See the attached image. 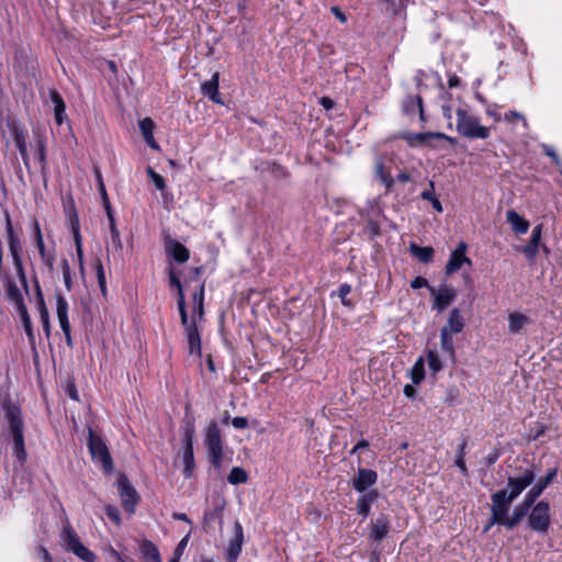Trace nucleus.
<instances>
[{
  "label": "nucleus",
  "mask_w": 562,
  "mask_h": 562,
  "mask_svg": "<svg viewBox=\"0 0 562 562\" xmlns=\"http://www.w3.org/2000/svg\"><path fill=\"white\" fill-rule=\"evenodd\" d=\"M2 408L5 419L4 437L12 445V452L16 460L23 464L27 459V452L24 441L25 425L22 411L10 398L3 401Z\"/></svg>",
  "instance_id": "obj_1"
},
{
  "label": "nucleus",
  "mask_w": 562,
  "mask_h": 562,
  "mask_svg": "<svg viewBox=\"0 0 562 562\" xmlns=\"http://www.w3.org/2000/svg\"><path fill=\"white\" fill-rule=\"evenodd\" d=\"M195 418L189 412V406L186 407V415L181 424L182 432V461L184 464L183 474L186 477H191L194 470V453H193V441L195 435Z\"/></svg>",
  "instance_id": "obj_2"
},
{
  "label": "nucleus",
  "mask_w": 562,
  "mask_h": 562,
  "mask_svg": "<svg viewBox=\"0 0 562 562\" xmlns=\"http://www.w3.org/2000/svg\"><path fill=\"white\" fill-rule=\"evenodd\" d=\"M457 132L470 139H486L490 137V128L481 125L479 117L469 114L459 108L456 111Z\"/></svg>",
  "instance_id": "obj_3"
},
{
  "label": "nucleus",
  "mask_w": 562,
  "mask_h": 562,
  "mask_svg": "<svg viewBox=\"0 0 562 562\" xmlns=\"http://www.w3.org/2000/svg\"><path fill=\"white\" fill-rule=\"evenodd\" d=\"M204 445L207 451L209 462L220 470L223 461V439L216 422H211L205 428Z\"/></svg>",
  "instance_id": "obj_4"
},
{
  "label": "nucleus",
  "mask_w": 562,
  "mask_h": 562,
  "mask_svg": "<svg viewBox=\"0 0 562 562\" xmlns=\"http://www.w3.org/2000/svg\"><path fill=\"white\" fill-rule=\"evenodd\" d=\"M88 449L94 462H99L106 474L114 471V463L104 439L89 427Z\"/></svg>",
  "instance_id": "obj_5"
},
{
  "label": "nucleus",
  "mask_w": 562,
  "mask_h": 562,
  "mask_svg": "<svg viewBox=\"0 0 562 562\" xmlns=\"http://www.w3.org/2000/svg\"><path fill=\"white\" fill-rule=\"evenodd\" d=\"M60 537L66 551L74 553L85 562L95 561V554L82 544L79 536L69 522L64 526Z\"/></svg>",
  "instance_id": "obj_6"
},
{
  "label": "nucleus",
  "mask_w": 562,
  "mask_h": 562,
  "mask_svg": "<svg viewBox=\"0 0 562 562\" xmlns=\"http://www.w3.org/2000/svg\"><path fill=\"white\" fill-rule=\"evenodd\" d=\"M528 527L539 533H547L551 525L550 504L548 501L535 503L527 520Z\"/></svg>",
  "instance_id": "obj_7"
},
{
  "label": "nucleus",
  "mask_w": 562,
  "mask_h": 562,
  "mask_svg": "<svg viewBox=\"0 0 562 562\" xmlns=\"http://www.w3.org/2000/svg\"><path fill=\"white\" fill-rule=\"evenodd\" d=\"M491 519L490 525H504L509 512L510 504L515 501L509 498L507 488L499 490L491 495Z\"/></svg>",
  "instance_id": "obj_8"
},
{
  "label": "nucleus",
  "mask_w": 562,
  "mask_h": 562,
  "mask_svg": "<svg viewBox=\"0 0 562 562\" xmlns=\"http://www.w3.org/2000/svg\"><path fill=\"white\" fill-rule=\"evenodd\" d=\"M517 476H508L507 479V494L509 498L516 499L528 486L536 480V472L533 465L527 468H519Z\"/></svg>",
  "instance_id": "obj_9"
},
{
  "label": "nucleus",
  "mask_w": 562,
  "mask_h": 562,
  "mask_svg": "<svg viewBox=\"0 0 562 562\" xmlns=\"http://www.w3.org/2000/svg\"><path fill=\"white\" fill-rule=\"evenodd\" d=\"M117 488L125 510L134 513L135 507L139 502V495L128 481L127 476L123 473L117 477Z\"/></svg>",
  "instance_id": "obj_10"
},
{
  "label": "nucleus",
  "mask_w": 562,
  "mask_h": 562,
  "mask_svg": "<svg viewBox=\"0 0 562 562\" xmlns=\"http://www.w3.org/2000/svg\"><path fill=\"white\" fill-rule=\"evenodd\" d=\"M244 541H245V537H244L243 527H241L240 522L238 520H236L234 522V527H233V536L229 539L228 546L226 549V559L228 562L237 561V559L241 552Z\"/></svg>",
  "instance_id": "obj_11"
},
{
  "label": "nucleus",
  "mask_w": 562,
  "mask_h": 562,
  "mask_svg": "<svg viewBox=\"0 0 562 562\" xmlns=\"http://www.w3.org/2000/svg\"><path fill=\"white\" fill-rule=\"evenodd\" d=\"M182 326L184 327L186 337L189 345V352L201 355V336L198 330L196 322L189 319L188 311H186V322L180 318Z\"/></svg>",
  "instance_id": "obj_12"
},
{
  "label": "nucleus",
  "mask_w": 562,
  "mask_h": 562,
  "mask_svg": "<svg viewBox=\"0 0 562 562\" xmlns=\"http://www.w3.org/2000/svg\"><path fill=\"white\" fill-rule=\"evenodd\" d=\"M10 132L13 137V142L21 154L23 164L27 170H30V156L27 153L26 136L27 132L21 127L18 123L12 122L9 124Z\"/></svg>",
  "instance_id": "obj_13"
},
{
  "label": "nucleus",
  "mask_w": 562,
  "mask_h": 562,
  "mask_svg": "<svg viewBox=\"0 0 562 562\" xmlns=\"http://www.w3.org/2000/svg\"><path fill=\"white\" fill-rule=\"evenodd\" d=\"M429 291L434 297L432 308L438 313H442L457 297L456 291L447 285L438 290L429 288Z\"/></svg>",
  "instance_id": "obj_14"
},
{
  "label": "nucleus",
  "mask_w": 562,
  "mask_h": 562,
  "mask_svg": "<svg viewBox=\"0 0 562 562\" xmlns=\"http://www.w3.org/2000/svg\"><path fill=\"white\" fill-rule=\"evenodd\" d=\"M226 506V502L224 498L216 496L213 499V507L210 509H205L203 514V528L210 529L214 522H218L220 527L223 526L222 513Z\"/></svg>",
  "instance_id": "obj_15"
},
{
  "label": "nucleus",
  "mask_w": 562,
  "mask_h": 562,
  "mask_svg": "<svg viewBox=\"0 0 562 562\" xmlns=\"http://www.w3.org/2000/svg\"><path fill=\"white\" fill-rule=\"evenodd\" d=\"M558 474V468L550 469L547 474L540 477L533 486L525 494V498L535 504L537 498L543 493V491L552 483Z\"/></svg>",
  "instance_id": "obj_16"
},
{
  "label": "nucleus",
  "mask_w": 562,
  "mask_h": 562,
  "mask_svg": "<svg viewBox=\"0 0 562 562\" xmlns=\"http://www.w3.org/2000/svg\"><path fill=\"white\" fill-rule=\"evenodd\" d=\"M467 244L461 241L457 248L451 252L450 258L446 265V273L452 274L457 272L463 263L471 265L470 258L467 257Z\"/></svg>",
  "instance_id": "obj_17"
},
{
  "label": "nucleus",
  "mask_w": 562,
  "mask_h": 562,
  "mask_svg": "<svg viewBox=\"0 0 562 562\" xmlns=\"http://www.w3.org/2000/svg\"><path fill=\"white\" fill-rule=\"evenodd\" d=\"M378 474L371 469L359 468L357 476L352 480V486L357 492L363 493L375 484Z\"/></svg>",
  "instance_id": "obj_18"
},
{
  "label": "nucleus",
  "mask_w": 562,
  "mask_h": 562,
  "mask_svg": "<svg viewBox=\"0 0 562 562\" xmlns=\"http://www.w3.org/2000/svg\"><path fill=\"white\" fill-rule=\"evenodd\" d=\"M168 277H169V285L175 286L177 289V293H178L177 305H178L180 318H183V321L186 322L187 304H186V299H184L183 286L180 281V278L178 277V274L176 273V271L171 265L168 268Z\"/></svg>",
  "instance_id": "obj_19"
},
{
  "label": "nucleus",
  "mask_w": 562,
  "mask_h": 562,
  "mask_svg": "<svg viewBox=\"0 0 562 562\" xmlns=\"http://www.w3.org/2000/svg\"><path fill=\"white\" fill-rule=\"evenodd\" d=\"M532 505V503L524 497L522 502L514 507L512 516H507L503 526L508 530H513L527 516Z\"/></svg>",
  "instance_id": "obj_20"
},
{
  "label": "nucleus",
  "mask_w": 562,
  "mask_h": 562,
  "mask_svg": "<svg viewBox=\"0 0 562 562\" xmlns=\"http://www.w3.org/2000/svg\"><path fill=\"white\" fill-rule=\"evenodd\" d=\"M166 252L169 258L178 263H184L190 258L189 249L177 240H168L166 243Z\"/></svg>",
  "instance_id": "obj_21"
},
{
  "label": "nucleus",
  "mask_w": 562,
  "mask_h": 562,
  "mask_svg": "<svg viewBox=\"0 0 562 562\" xmlns=\"http://www.w3.org/2000/svg\"><path fill=\"white\" fill-rule=\"evenodd\" d=\"M411 147L422 146L427 144L435 137H443V133L440 132H425V133H402L400 135Z\"/></svg>",
  "instance_id": "obj_22"
},
{
  "label": "nucleus",
  "mask_w": 562,
  "mask_h": 562,
  "mask_svg": "<svg viewBox=\"0 0 562 562\" xmlns=\"http://www.w3.org/2000/svg\"><path fill=\"white\" fill-rule=\"evenodd\" d=\"M390 528L387 516L382 514L371 524L369 538L374 541H382L389 533Z\"/></svg>",
  "instance_id": "obj_23"
},
{
  "label": "nucleus",
  "mask_w": 562,
  "mask_h": 562,
  "mask_svg": "<svg viewBox=\"0 0 562 562\" xmlns=\"http://www.w3.org/2000/svg\"><path fill=\"white\" fill-rule=\"evenodd\" d=\"M220 74L214 72L210 80L204 81L201 85V91L204 97H207L214 103L222 104L221 94L218 92Z\"/></svg>",
  "instance_id": "obj_24"
},
{
  "label": "nucleus",
  "mask_w": 562,
  "mask_h": 562,
  "mask_svg": "<svg viewBox=\"0 0 562 562\" xmlns=\"http://www.w3.org/2000/svg\"><path fill=\"white\" fill-rule=\"evenodd\" d=\"M542 234V225L533 227L529 243L521 247L520 251L529 259L533 260L537 256L539 243Z\"/></svg>",
  "instance_id": "obj_25"
},
{
  "label": "nucleus",
  "mask_w": 562,
  "mask_h": 562,
  "mask_svg": "<svg viewBox=\"0 0 562 562\" xmlns=\"http://www.w3.org/2000/svg\"><path fill=\"white\" fill-rule=\"evenodd\" d=\"M384 155H376L374 164L375 177L385 186L386 191H391L394 186V179L384 168Z\"/></svg>",
  "instance_id": "obj_26"
},
{
  "label": "nucleus",
  "mask_w": 562,
  "mask_h": 562,
  "mask_svg": "<svg viewBox=\"0 0 562 562\" xmlns=\"http://www.w3.org/2000/svg\"><path fill=\"white\" fill-rule=\"evenodd\" d=\"M56 313L63 333L71 331L68 319V303L61 294L56 296Z\"/></svg>",
  "instance_id": "obj_27"
},
{
  "label": "nucleus",
  "mask_w": 562,
  "mask_h": 562,
  "mask_svg": "<svg viewBox=\"0 0 562 562\" xmlns=\"http://www.w3.org/2000/svg\"><path fill=\"white\" fill-rule=\"evenodd\" d=\"M464 328V321L461 315V311L458 307L451 310L447 324L441 328L446 329L447 333L459 334Z\"/></svg>",
  "instance_id": "obj_28"
},
{
  "label": "nucleus",
  "mask_w": 562,
  "mask_h": 562,
  "mask_svg": "<svg viewBox=\"0 0 562 562\" xmlns=\"http://www.w3.org/2000/svg\"><path fill=\"white\" fill-rule=\"evenodd\" d=\"M378 497L379 492L376 490H371L359 497L357 501V510L363 518L369 516L371 505L378 499Z\"/></svg>",
  "instance_id": "obj_29"
},
{
  "label": "nucleus",
  "mask_w": 562,
  "mask_h": 562,
  "mask_svg": "<svg viewBox=\"0 0 562 562\" xmlns=\"http://www.w3.org/2000/svg\"><path fill=\"white\" fill-rule=\"evenodd\" d=\"M506 221L510 224L513 231L517 234H525L529 229V222L521 217L516 211L509 210L506 213Z\"/></svg>",
  "instance_id": "obj_30"
},
{
  "label": "nucleus",
  "mask_w": 562,
  "mask_h": 562,
  "mask_svg": "<svg viewBox=\"0 0 562 562\" xmlns=\"http://www.w3.org/2000/svg\"><path fill=\"white\" fill-rule=\"evenodd\" d=\"M35 145L37 151V160L41 166V171L43 175L47 171V159H46V137L43 133L35 134Z\"/></svg>",
  "instance_id": "obj_31"
},
{
  "label": "nucleus",
  "mask_w": 562,
  "mask_h": 562,
  "mask_svg": "<svg viewBox=\"0 0 562 562\" xmlns=\"http://www.w3.org/2000/svg\"><path fill=\"white\" fill-rule=\"evenodd\" d=\"M50 100L54 104L55 121L57 125H61L64 122V114L66 111V104L57 90L49 91Z\"/></svg>",
  "instance_id": "obj_32"
},
{
  "label": "nucleus",
  "mask_w": 562,
  "mask_h": 562,
  "mask_svg": "<svg viewBox=\"0 0 562 562\" xmlns=\"http://www.w3.org/2000/svg\"><path fill=\"white\" fill-rule=\"evenodd\" d=\"M202 272L201 267H194L191 270L192 276L190 277L191 281H198V289L193 294V303L194 306L198 304H204V290H205V282L200 280V274Z\"/></svg>",
  "instance_id": "obj_33"
},
{
  "label": "nucleus",
  "mask_w": 562,
  "mask_h": 562,
  "mask_svg": "<svg viewBox=\"0 0 562 562\" xmlns=\"http://www.w3.org/2000/svg\"><path fill=\"white\" fill-rule=\"evenodd\" d=\"M7 297L9 301L15 304L18 312L23 308H26L23 295L18 285L13 281H8L7 283Z\"/></svg>",
  "instance_id": "obj_34"
},
{
  "label": "nucleus",
  "mask_w": 562,
  "mask_h": 562,
  "mask_svg": "<svg viewBox=\"0 0 562 562\" xmlns=\"http://www.w3.org/2000/svg\"><path fill=\"white\" fill-rule=\"evenodd\" d=\"M140 552L146 562H161L157 546L149 540L142 542Z\"/></svg>",
  "instance_id": "obj_35"
},
{
  "label": "nucleus",
  "mask_w": 562,
  "mask_h": 562,
  "mask_svg": "<svg viewBox=\"0 0 562 562\" xmlns=\"http://www.w3.org/2000/svg\"><path fill=\"white\" fill-rule=\"evenodd\" d=\"M529 323V318L518 312H513L508 316V331L510 334H519L525 325Z\"/></svg>",
  "instance_id": "obj_36"
},
{
  "label": "nucleus",
  "mask_w": 562,
  "mask_h": 562,
  "mask_svg": "<svg viewBox=\"0 0 562 562\" xmlns=\"http://www.w3.org/2000/svg\"><path fill=\"white\" fill-rule=\"evenodd\" d=\"M409 250H411V254L423 263H428V262L432 261L434 249L430 246L422 247L416 244H411Z\"/></svg>",
  "instance_id": "obj_37"
},
{
  "label": "nucleus",
  "mask_w": 562,
  "mask_h": 562,
  "mask_svg": "<svg viewBox=\"0 0 562 562\" xmlns=\"http://www.w3.org/2000/svg\"><path fill=\"white\" fill-rule=\"evenodd\" d=\"M423 104L420 95H406L402 103L403 113L406 115L414 114Z\"/></svg>",
  "instance_id": "obj_38"
},
{
  "label": "nucleus",
  "mask_w": 562,
  "mask_h": 562,
  "mask_svg": "<svg viewBox=\"0 0 562 562\" xmlns=\"http://www.w3.org/2000/svg\"><path fill=\"white\" fill-rule=\"evenodd\" d=\"M420 198L423 200L429 201L432 205V207L438 212H442V205L439 199L435 195V183L430 181L429 189L422 192Z\"/></svg>",
  "instance_id": "obj_39"
},
{
  "label": "nucleus",
  "mask_w": 562,
  "mask_h": 562,
  "mask_svg": "<svg viewBox=\"0 0 562 562\" xmlns=\"http://www.w3.org/2000/svg\"><path fill=\"white\" fill-rule=\"evenodd\" d=\"M467 446H468L467 441L462 440V442L458 446V451H457V456L454 459V464L459 468V470L461 471V473L464 476L469 475V470H468L465 461H464Z\"/></svg>",
  "instance_id": "obj_40"
},
{
  "label": "nucleus",
  "mask_w": 562,
  "mask_h": 562,
  "mask_svg": "<svg viewBox=\"0 0 562 562\" xmlns=\"http://www.w3.org/2000/svg\"><path fill=\"white\" fill-rule=\"evenodd\" d=\"M453 334L447 333L446 329H440V345L441 349L447 352L450 357L454 356V342Z\"/></svg>",
  "instance_id": "obj_41"
},
{
  "label": "nucleus",
  "mask_w": 562,
  "mask_h": 562,
  "mask_svg": "<svg viewBox=\"0 0 562 562\" xmlns=\"http://www.w3.org/2000/svg\"><path fill=\"white\" fill-rule=\"evenodd\" d=\"M20 317H21V321H22V324H23V328L25 330V334L30 340L31 344H34L35 342V336H34V333H33V327H32V322H31V317L27 313V308H23L21 311L18 312Z\"/></svg>",
  "instance_id": "obj_42"
},
{
  "label": "nucleus",
  "mask_w": 562,
  "mask_h": 562,
  "mask_svg": "<svg viewBox=\"0 0 562 562\" xmlns=\"http://www.w3.org/2000/svg\"><path fill=\"white\" fill-rule=\"evenodd\" d=\"M247 480H248L247 472L243 468H239V467L233 468L227 477V481L233 485L246 483Z\"/></svg>",
  "instance_id": "obj_43"
},
{
  "label": "nucleus",
  "mask_w": 562,
  "mask_h": 562,
  "mask_svg": "<svg viewBox=\"0 0 562 562\" xmlns=\"http://www.w3.org/2000/svg\"><path fill=\"white\" fill-rule=\"evenodd\" d=\"M411 378L414 384H418L424 379V360L419 358L411 371Z\"/></svg>",
  "instance_id": "obj_44"
},
{
  "label": "nucleus",
  "mask_w": 562,
  "mask_h": 562,
  "mask_svg": "<svg viewBox=\"0 0 562 562\" xmlns=\"http://www.w3.org/2000/svg\"><path fill=\"white\" fill-rule=\"evenodd\" d=\"M9 250L12 259L20 258L21 251V241L20 238L15 234H11L8 237Z\"/></svg>",
  "instance_id": "obj_45"
},
{
  "label": "nucleus",
  "mask_w": 562,
  "mask_h": 562,
  "mask_svg": "<svg viewBox=\"0 0 562 562\" xmlns=\"http://www.w3.org/2000/svg\"><path fill=\"white\" fill-rule=\"evenodd\" d=\"M427 361L429 369L432 373H437L442 369L441 360L435 350H429L427 353Z\"/></svg>",
  "instance_id": "obj_46"
},
{
  "label": "nucleus",
  "mask_w": 562,
  "mask_h": 562,
  "mask_svg": "<svg viewBox=\"0 0 562 562\" xmlns=\"http://www.w3.org/2000/svg\"><path fill=\"white\" fill-rule=\"evenodd\" d=\"M155 123L150 117H145L139 121V130L144 138H151L154 135Z\"/></svg>",
  "instance_id": "obj_47"
},
{
  "label": "nucleus",
  "mask_w": 562,
  "mask_h": 562,
  "mask_svg": "<svg viewBox=\"0 0 562 562\" xmlns=\"http://www.w3.org/2000/svg\"><path fill=\"white\" fill-rule=\"evenodd\" d=\"M12 260H13V266H14V268L16 270L18 278L20 279L24 290L27 292L29 291V285H27V280H26V276H25L22 258L20 257V258H15V259H12Z\"/></svg>",
  "instance_id": "obj_48"
},
{
  "label": "nucleus",
  "mask_w": 562,
  "mask_h": 562,
  "mask_svg": "<svg viewBox=\"0 0 562 562\" xmlns=\"http://www.w3.org/2000/svg\"><path fill=\"white\" fill-rule=\"evenodd\" d=\"M147 175L155 184L156 189L159 191H164L166 188V182L162 176L157 173L151 167L147 168Z\"/></svg>",
  "instance_id": "obj_49"
},
{
  "label": "nucleus",
  "mask_w": 562,
  "mask_h": 562,
  "mask_svg": "<svg viewBox=\"0 0 562 562\" xmlns=\"http://www.w3.org/2000/svg\"><path fill=\"white\" fill-rule=\"evenodd\" d=\"M95 273H97V279H98L100 290H101L102 294L105 295V293H106L105 272H104L103 265L100 260H98V262H97Z\"/></svg>",
  "instance_id": "obj_50"
},
{
  "label": "nucleus",
  "mask_w": 562,
  "mask_h": 562,
  "mask_svg": "<svg viewBox=\"0 0 562 562\" xmlns=\"http://www.w3.org/2000/svg\"><path fill=\"white\" fill-rule=\"evenodd\" d=\"M63 279L68 291L72 289L71 270L67 259L61 261Z\"/></svg>",
  "instance_id": "obj_51"
},
{
  "label": "nucleus",
  "mask_w": 562,
  "mask_h": 562,
  "mask_svg": "<svg viewBox=\"0 0 562 562\" xmlns=\"http://www.w3.org/2000/svg\"><path fill=\"white\" fill-rule=\"evenodd\" d=\"M504 120L506 122H508L509 124H515L520 121V122H522V124L526 128L528 127L526 117L524 116L522 113H519L517 111H509V112L505 113Z\"/></svg>",
  "instance_id": "obj_52"
},
{
  "label": "nucleus",
  "mask_w": 562,
  "mask_h": 562,
  "mask_svg": "<svg viewBox=\"0 0 562 562\" xmlns=\"http://www.w3.org/2000/svg\"><path fill=\"white\" fill-rule=\"evenodd\" d=\"M351 292V285L348 283H342L338 289V296L341 300L342 305L351 306L350 301L347 299V295Z\"/></svg>",
  "instance_id": "obj_53"
},
{
  "label": "nucleus",
  "mask_w": 562,
  "mask_h": 562,
  "mask_svg": "<svg viewBox=\"0 0 562 562\" xmlns=\"http://www.w3.org/2000/svg\"><path fill=\"white\" fill-rule=\"evenodd\" d=\"M69 221H70V228H71L74 239L81 238L79 220H78L77 214H74L72 216H70Z\"/></svg>",
  "instance_id": "obj_54"
},
{
  "label": "nucleus",
  "mask_w": 562,
  "mask_h": 562,
  "mask_svg": "<svg viewBox=\"0 0 562 562\" xmlns=\"http://www.w3.org/2000/svg\"><path fill=\"white\" fill-rule=\"evenodd\" d=\"M105 514L115 524L119 525L121 522L120 512L116 507L111 506V505L106 506Z\"/></svg>",
  "instance_id": "obj_55"
},
{
  "label": "nucleus",
  "mask_w": 562,
  "mask_h": 562,
  "mask_svg": "<svg viewBox=\"0 0 562 562\" xmlns=\"http://www.w3.org/2000/svg\"><path fill=\"white\" fill-rule=\"evenodd\" d=\"M188 541H189V533L187 536H184L177 544V547L173 551V558H177L178 560H180V557L182 555L183 550L186 549V547L188 544Z\"/></svg>",
  "instance_id": "obj_56"
},
{
  "label": "nucleus",
  "mask_w": 562,
  "mask_h": 562,
  "mask_svg": "<svg viewBox=\"0 0 562 562\" xmlns=\"http://www.w3.org/2000/svg\"><path fill=\"white\" fill-rule=\"evenodd\" d=\"M95 178H97L98 189H99L102 200L108 199L109 196H108V193L105 190V186L103 183L102 175H101L100 170H98V169L95 170Z\"/></svg>",
  "instance_id": "obj_57"
},
{
  "label": "nucleus",
  "mask_w": 562,
  "mask_h": 562,
  "mask_svg": "<svg viewBox=\"0 0 562 562\" xmlns=\"http://www.w3.org/2000/svg\"><path fill=\"white\" fill-rule=\"evenodd\" d=\"M232 425L236 429H245L248 427V419L243 416H237L232 419Z\"/></svg>",
  "instance_id": "obj_58"
},
{
  "label": "nucleus",
  "mask_w": 562,
  "mask_h": 562,
  "mask_svg": "<svg viewBox=\"0 0 562 562\" xmlns=\"http://www.w3.org/2000/svg\"><path fill=\"white\" fill-rule=\"evenodd\" d=\"M542 149H543V153H544L547 156H549V157H551V158H552V160H553V162H554L555 165H560V162H561V161H560V158H559V156L557 155V153L554 151V149H553L550 145L543 144V145H542Z\"/></svg>",
  "instance_id": "obj_59"
},
{
  "label": "nucleus",
  "mask_w": 562,
  "mask_h": 562,
  "mask_svg": "<svg viewBox=\"0 0 562 562\" xmlns=\"http://www.w3.org/2000/svg\"><path fill=\"white\" fill-rule=\"evenodd\" d=\"M411 286L413 289H422V288H431L429 284H428V281L424 278V277H416L412 282H411Z\"/></svg>",
  "instance_id": "obj_60"
},
{
  "label": "nucleus",
  "mask_w": 562,
  "mask_h": 562,
  "mask_svg": "<svg viewBox=\"0 0 562 562\" xmlns=\"http://www.w3.org/2000/svg\"><path fill=\"white\" fill-rule=\"evenodd\" d=\"M546 429H547V427L544 425L539 424L536 430H533V429L530 430L529 439L530 440L539 439L542 435H544Z\"/></svg>",
  "instance_id": "obj_61"
},
{
  "label": "nucleus",
  "mask_w": 562,
  "mask_h": 562,
  "mask_svg": "<svg viewBox=\"0 0 562 562\" xmlns=\"http://www.w3.org/2000/svg\"><path fill=\"white\" fill-rule=\"evenodd\" d=\"M43 263L48 267L49 270H53L54 269V265H55V254L54 252H49L47 255H45L44 257H41Z\"/></svg>",
  "instance_id": "obj_62"
},
{
  "label": "nucleus",
  "mask_w": 562,
  "mask_h": 562,
  "mask_svg": "<svg viewBox=\"0 0 562 562\" xmlns=\"http://www.w3.org/2000/svg\"><path fill=\"white\" fill-rule=\"evenodd\" d=\"M111 239L115 249L121 251L123 249V244L120 237V232L111 233Z\"/></svg>",
  "instance_id": "obj_63"
},
{
  "label": "nucleus",
  "mask_w": 562,
  "mask_h": 562,
  "mask_svg": "<svg viewBox=\"0 0 562 562\" xmlns=\"http://www.w3.org/2000/svg\"><path fill=\"white\" fill-rule=\"evenodd\" d=\"M37 551L41 554L43 562H53L52 555L49 554V552L47 551V549L45 547L40 546L37 548Z\"/></svg>",
  "instance_id": "obj_64"
}]
</instances>
